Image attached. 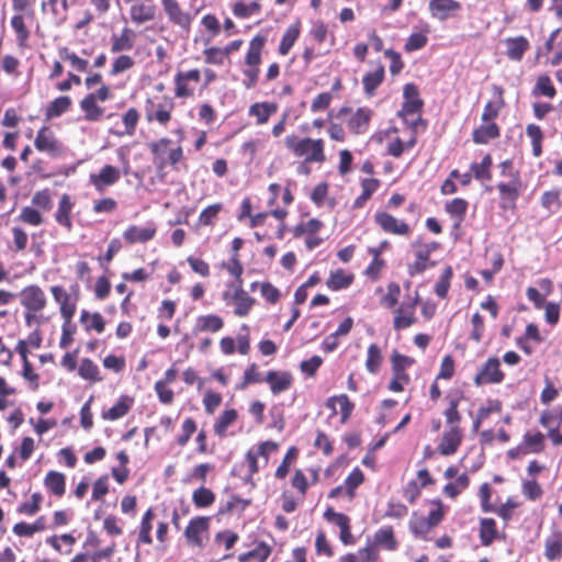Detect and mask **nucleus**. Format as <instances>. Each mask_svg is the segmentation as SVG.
<instances>
[{"label": "nucleus", "mask_w": 562, "mask_h": 562, "mask_svg": "<svg viewBox=\"0 0 562 562\" xmlns=\"http://www.w3.org/2000/svg\"><path fill=\"white\" fill-rule=\"evenodd\" d=\"M284 146L295 157L302 158L303 162L299 171L308 173V164H323L326 161L325 142L322 138L299 137L295 134L286 135Z\"/></svg>", "instance_id": "nucleus-1"}, {"label": "nucleus", "mask_w": 562, "mask_h": 562, "mask_svg": "<svg viewBox=\"0 0 562 562\" xmlns=\"http://www.w3.org/2000/svg\"><path fill=\"white\" fill-rule=\"evenodd\" d=\"M266 42L267 37L262 34L255 35L249 42L241 68L243 86L247 90L255 89L258 86Z\"/></svg>", "instance_id": "nucleus-2"}, {"label": "nucleus", "mask_w": 562, "mask_h": 562, "mask_svg": "<svg viewBox=\"0 0 562 562\" xmlns=\"http://www.w3.org/2000/svg\"><path fill=\"white\" fill-rule=\"evenodd\" d=\"M20 304L24 307V321L27 326L40 324L47 305L44 290L37 284L24 286L19 293Z\"/></svg>", "instance_id": "nucleus-3"}, {"label": "nucleus", "mask_w": 562, "mask_h": 562, "mask_svg": "<svg viewBox=\"0 0 562 562\" xmlns=\"http://www.w3.org/2000/svg\"><path fill=\"white\" fill-rule=\"evenodd\" d=\"M176 103L173 98L162 95H149L144 101V115L148 124H158L167 128L173 117Z\"/></svg>", "instance_id": "nucleus-4"}, {"label": "nucleus", "mask_w": 562, "mask_h": 562, "mask_svg": "<svg viewBox=\"0 0 562 562\" xmlns=\"http://www.w3.org/2000/svg\"><path fill=\"white\" fill-rule=\"evenodd\" d=\"M172 140L169 137H161L148 145L149 151L153 155V161L157 170H164L168 165L172 169H178V164L183 160V149L180 145L170 148Z\"/></svg>", "instance_id": "nucleus-5"}, {"label": "nucleus", "mask_w": 562, "mask_h": 562, "mask_svg": "<svg viewBox=\"0 0 562 562\" xmlns=\"http://www.w3.org/2000/svg\"><path fill=\"white\" fill-rule=\"evenodd\" d=\"M337 119L346 125L352 135H363L369 128L373 117V110L369 106L353 109L351 106H341L337 112Z\"/></svg>", "instance_id": "nucleus-6"}, {"label": "nucleus", "mask_w": 562, "mask_h": 562, "mask_svg": "<svg viewBox=\"0 0 562 562\" xmlns=\"http://www.w3.org/2000/svg\"><path fill=\"white\" fill-rule=\"evenodd\" d=\"M113 93L108 85L102 83L100 88L86 94L79 102L80 110L83 112V119L87 122H98L104 116L105 109L98 102H105L112 99Z\"/></svg>", "instance_id": "nucleus-7"}, {"label": "nucleus", "mask_w": 562, "mask_h": 562, "mask_svg": "<svg viewBox=\"0 0 562 562\" xmlns=\"http://www.w3.org/2000/svg\"><path fill=\"white\" fill-rule=\"evenodd\" d=\"M34 147L37 151L46 154L52 159L65 156L67 147L48 126H42L34 138Z\"/></svg>", "instance_id": "nucleus-8"}, {"label": "nucleus", "mask_w": 562, "mask_h": 562, "mask_svg": "<svg viewBox=\"0 0 562 562\" xmlns=\"http://www.w3.org/2000/svg\"><path fill=\"white\" fill-rule=\"evenodd\" d=\"M160 3L168 22L189 34L199 10L194 12L186 10L178 0H160Z\"/></svg>", "instance_id": "nucleus-9"}, {"label": "nucleus", "mask_w": 562, "mask_h": 562, "mask_svg": "<svg viewBox=\"0 0 562 562\" xmlns=\"http://www.w3.org/2000/svg\"><path fill=\"white\" fill-rule=\"evenodd\" d=\"M202 81L200 69L178 70L173 77V93L177 99H190Z\"/></svg>", "instance_id": "nucleus-10"}, {"label": "nucleus", "mask_w": 562, "mask_h": 562, "mask_svg": "<svg viewBox=\"0 0 562 562\" xmlns=\"http://www.w3.org/2000/svg\"><path fill=\"white\" fill-rule=\"evenodd\" d=\"M128 4V15L133 24L143 25L153 22L157 15L155 0H124Z\"/></svg>", "instance_id": "nucleus-11"}, {"label": "nucleus", "mask_w": 562, "mask_h": 562, "mask_svg": "<svg viewBox=\"0 0 562 562\" xmlns=\"http://www.w3.org/2000/svg\"><path fill=\"white\" fill-rule=\"evenodd\" d=\"M324 227V223L318 218L301 221L293 227L294 238L305 237V246L312 250L323 244L324 239L317 236V233Z\"/></svg>", "instance_id": "nucleus-12"}, {"label": "nucleus", "mask_w": 562, "mask_h": 562, "mask_svg": "<svg viewBox=\"0 0 562 562\" xmlns=\"http://www.w3.org/2000/svg\"><path fill=\"white\" fill-rule=\"evenodd\" d=\"M404 136H400L396 128L386 132L389 138L386 151L389 155L398 158L402 154L415 146L417 143V131L409 127L404 132Z\"/></svg>", "instance_id": "nucleus-13"}, {"label": "nucleus", "mask_w": 562, "mask_h": 562, "mask_svg": "<svg viewBox=\"0 0 562 562\" xmlns=\"http://www.w3.org/2000/svg\"><path fill=\"white\" fill-rule=\"evenodd\" d=\"M210 517L196 516L193 517L184 529V538L187 543L192 547H204L205 535L210 529Z\"/></svg>", "instance_id": "nucleus-14"}, {"label": "nucleus", "mask_w": 562, "mask_h": 562, "mask_svg": "<svg viewBox=\"0 0 562 562\" xmlns=\"http://www.w3.org/2000/svg\"><path fill=\"white\" fill-rule=\"evenodd\" d=\"M418 304V295L414 299L403 301L401 305L395 310L394 328L396 330L406 329L417 322L415 314L416 306Z\"/></svg>", "instance_id": "nucleus-15"}, {"label": "nucleus", "mask_w": 562, "mask_h": 562, "mask_svg": "<svg viewBox=\"0 0 562 562\" xmlns=\"http://www.w3.org/2000/svg\"><path fill=\"white\" fill-rule=\"evenodd\" d=\"M50 293L56 303L59 304L60 315L65 323H70L77 310V297H72L61 285H53Z\"/></svg>", "instance_id": "nucleus-16"}, {"label": "nucleus", "mask_w": 562, "mask_h": 562, "mask_svg": "<svg viewBox=\"0 0 562 562\" xmlns=\"http://www.w3.org/2000/svg\"><path fill=\"white\" fill-rule=\"evenodd\" d=\"M324 518L338 526L339 539L344 544L351 546L356 543V538L351 533L350 518L346 514L337 513L333 507H328L324 512Z\"/></svg>", "instance_id": "nucleus-17"}, {"label": "nucleus", "mask_w": 562, "mask_h": 562, "mask_svg": "<svg viewBox=\"0 0 562 562\" xmlns=\"http://www.w3.org/2000/svg\"><path fill=\"white\" fill-rule=\"evenodd\" d=\"M499 367L501 362L498 358H490L474 376V383L477 386L501 383L504 380V373Z\"/></svg>", "instance_id": "nucleus-18"}, {"label": "nucleus", "mask_w": 562, "mask_h": 562, "mask_svg": "<svg viewBox=\"0 0 562 562\" xmlns=\"http://www.w3.org/2000/svg\"><path fill=\"white\" fill-rule=\"evenodd\" d=\"M263 380L269 385L270 392L273 395H279L292 387L294 376L290 371L269 370Z\"/></svg>", "instance_id": "nucleus-19"}, {"label": "nucleus", "mask_w": 562, "mask_h": 562, "mask_svg": "<svg viewBox=\"0 0 562 562\" xmlns=\"http://www.w3.org/2000/svg\"><path fill=\"white\" fill-rule=\"evenodd\" d=\"M121 178L120 170L112 165H104L98 173L89 176V182L99 192H104L109 187L116 183Z\"/></svg>", "instance_id": "nucleus-20"}, {"label": "nucleus", "mask_w": 562, "mask_h": 562, "mask_svg": "<svg viewBox=\"0 0 562 562\" xmlns=\"http://www.w3.org/2000/svg\"><path fill=\"white\" fill-rule=\"evenodd\" d=\"M157 234V225L154 222L147 223L146 226L130 225L123 232V238L128 245L146 244L155 238Z\"/></svg>", "instance_id": "nucleus-21"}, {"label": "nucleus", "mask_w": 562, "mask_h": 562, "mask_svg": "<svg viewBox=\"0 0 562 562\" xmlns=\"http://www.w3.org/2000/svg\"><path fill=\"white\" fill-rule=\"evenodd\" d=\"M374 223L383 232L393 235H407L411 231L405 222L397 220L385 211H379L374 214Z\"/></svg>", "instance_id": "nucleus-22"}, {"label": "nucleus", "mask_w": 562, "mask_h": 562, "mask_svg": "<svg viewBox=\"0 0 562 562\" xmlns=\"http://www.w3.org/2000/svg\"><path fill=\"white\" fill-rule=\"evenodd\" d=\"M136 33L133 29L124 26L119 33H112L110 36V52L120 54L130 52L135 47Z\"/></svg>", "instance_id": "nucleus-23"}, {"label": "nucleus", "mask_w": 562, "mask_h": 562, "mask_svg": "<svg viewBox=\"0 0 562 562\" xmlns=\"http://www.w3.org/2000/svg\"><path fill=\"white\" fill-rule=\"evenodd\" d=\"M232 288L234 289L232 293V301L235 305L234 314L238 317H246L256 304V300L244 290V284H235Z\"/></svg>", "instance_id": "nucleus-24"}, {"label": "nucleus", "mask_w": 562, "mask_h": 562, "mask_svg": "<svg viewBox=\"0 0 562 562\" xmlns=\"http://www.w3.org/2000/svg\"><path fill=\"white\" fill-rule=\"evenodd\" d=\"M75 202L67 193L63 194L58 201L57 210L55 212V221L58 225L63 226L66 232L70 233L74 228L72 224V209Z\"/></svg>", "instance_id": "nucleus-25"}, {"label": "nucleus", "mask_w": 562, "mask_h": 562, "mask_svg": "<svg viewBox=\"0 0 562 562\" xmlns=\"http://www.w3.org/2000/svg\"><path fill=\"white\" fill-rule=\"evenodd\" d=\"M398 115L408 127L416 130L422 122V100H404Z\"/></svg>", "instance_id": "nucleus-26"}, {"label": "nucleus", "mask_w": 562, "mask_h": 562, "mask_svg": "<svg viewBox=\"0 0 562 562\" xmlns=\"http://www.w3.org/2000/svg\"><path fill=\"white\" fill-rule=\"evenodd\" d=\"M372 546L378 548L379 550L394 551L398 547V542L395 538L394 530L391 526H383L378 529L374 535L372 541H370Z\"/></svg>", "instance_id": "nucleus-27"}, {"label": "nucleus", "mask_w": 562, "mask_h": 562, "mask_svg": "<svg viewBox=\"0 0 562 562\" xmlns=\"http://www.w3.org/2000/svg\"><path fill=\"white\" fill-rule=\"evenodd\" d=\"M224 319L217 314L200 315L195 319L193 334L217 333L224 328Z\"/></svg>", "instance_id": "nucleus-28"}, {"label": "nucleus", "mask_w": 562, "mask_h": 562, "mask_svg": "<svg viewBox=\"0 0 562 562\" xmlns=\"http://www.w3.org/2000/svg\"><path fill=\"white\" fill-rule=\"evenodd\" d=\"M461 441L462 434L460 428L452 426L449 430L443 432L438 450L443 456H451L458 450Z\"/></svg>", "instance_id": "nucleus-29"}, {"label": "nucleus", "mask_w": 562, "mask_h": 562, "mask_svg": "<svg viewBox=\"0 0 562 562\" xmlns=\"http://www.w3.org/2000/svg\"><path fill=\"white\" fill-rule=\"evenodd\" d=\"M277 111L278 104L274 102H255L249 106L248 114L256 119L257 125H263Z\"/></svg>", "instance_id": "nucleus-30"}, {"label": "nucleus", "mask_w": 562, "mask_h": 562, "mask_svg": "<svg viewBox=\"0 0 562 562\" xmlns=\"http://www.w3.org/2000/svg\"><path fill=\"white\" fill-rule=\"evenodd\" d=\"M134 405V398L130 395H122L117 402L108 411H103L101 417L104 420H116L128 414Z\"/></svg>", "instance_id": "nucleus-31"}, {"label": "nucleus", "mask_w": 562, "mask_h": 562, "mask_svg": "<svg viewBox=\"0 0 562 562\" xmlns=\"http://www.w3.org/2000/svg\"><path fill=\"white\" fill-rule=\"evenodd\" d=\"M385 78V69L382 64H378L376 68L372 71H368L362 78V86L364 94L368 98H372L379 86Z\"/></svg>", "instance_id": "nucleus-32"}, {"label": "nucleus", "mask_w": 562, "mask_h": 562, "mask_svg": "<svg viewBox=\"0 0 562 562\" xmlns=\"http://www.w3.org/2000/svg\"><path fill=\"white\" fill-rule=\"evenodd\" d=\"M43 483L45 488L58 498L63 497L66 493V475L61 472L48 471Z\"/></svg>", "instance_id": "nucleus-33"}, {"label": "nucleus", "mask_w": 562, "mask_h": 562, "mask_svg": "<svg viewBox=\"0 0 562 562\" xmlns=\"http://www.w3.org/2000/svg\"><path fill=\"white\" fill-rule=\"evenodd\" d=\"M355 281V274L339 268L330 271L326 280V286L331 291H340L348 289Z\"/></svg>", "instance_id": "nucleus-34"}, {"label": "nucleus", "mask_w": 562, "mask_h": 562, "mask_svg": "<svg viewBox=\"0 0 562 562\" xmlns=\"http://www.w3.org/2000/svg\"><path fill=\"white\" fill-rule=\"evenodd\" d=\"M140 120V112L135 108L131 106L128 108L123 114H122V131H116V136H128L132 137L136 133L137 125Z\"/></svg>", "instance_id": "nucleus-35"}, {"label": "nucleus", "mask_w": 562, "mask_h": 562, "mask_svg": "<svg viewBox=\"0 0 562 562\" xmlns=\"http://www.w3.org/2000/svg\"><path fill=\"white\" fill-rule=\"evenodd\" d=\"M506 55L510 60H521L524 54L529 49L530 44L524 36L508 37L505 40Z\"/></svg>", "instance_id": "nucleus-36"}, {"label": "nucleus", "mask_w": 562, "mask_h": 562, "mask_svg": "<svg viewBox=\"0 0 562 562\" xmlns=\"http://www.w3.org/2000/svg\"><path fill=\"white\" fill-rule=\"evenodd\" d=\"M493 92L495 95V99L492 101H488L483 110L482 113V121L484 122H491L495 117H497L499 111L504 108L505 101L503 98L504 90L502 87L493 86Z\"/></svg>", "instance_id": "nucleus-37"}, {"label": "nucleus", "mask_w": 562, "mask_h": 562, "mask_svg": "<svg viewBox=\"0 0 562 562\" xmlns=\"http://www.w3.org/2000/svg\"><path fill=\"white\" fill-rule=\"evenodd\" d=\"M461 4L454 0H431L429 2V11L432 16L439 20H446L451 13L458 11Z\"/></svg>", "instance_id": "nucleus-38"}, {"label": "nucleus", "mask_w": 562, "mask_h": 562, "mask_svg": "<svg viewBox=\"0 0 562 562\" xmlns=\"http://www.w3.org/2000/svg\"><path fill=\"white\" fill-rule=\"evenodd\" d=\"M544 557L549 561L560 560L562 558V532L552 530L544 540Z\"/></svg>", "instance_id": "nucleus-39"}, {"label": "nucleus", "mask_w": 562, "mask_h": 562, "mask_svg": "<svg viewBox=\"0 0 562 562\" xmlns=\"http://www.w3.org/2000/svg\"><path fill=\"white\" fill-rule=\"evenodd\" d=\"M300 34H301V23L300 22H295V23L289 25L285 29V31L281 37V41H280V44L278 47L279 55L286 56L290 53V50L292 49V47L294 46V44L296 43V41L299 40Z\"/></svg>", "instance_id": "nucleus-40"}, {"label": "nucleus", "mask_w": 562, "mask_h": 562, "mask_svg": "<svg viewBox=\"0 0 562 562\" xmlns=\"http://www.w3.org/2000/svg\"><path fill=\"white\" fill-rule=\"evenodd\" d=\"M72 100L68 95H59L48 103L45 109V120L50 121L68 112Z\"/></svg>", "instance_id": "nucleus-41"}, {"label": "nucleus", "mask_w": 562, "mask_h": 562, "mask_svg": "<svg viewBox=\"0 0 562 562\" xmlns=\"http://www.w3.org/2000/svg\"><path fill=\"white\" fill-rule=\"evenodd\" d=\"M154 518H155V510L153 507H149L144 513L140 524H139V530H138V537H137L138 544H148L149 546L153 543L151 529H153Z\"/></svg>", "instance_id": "nucleus-42"}, {"label": "nucleus", "mask_w": 562, "mask_h": 562, "mask_svg": "<svg viewBox=\"0 0 562 562\" xmlns=\"http://www.w3.org/2000/svg\"><path fill=\"white\" fill-rule=\"evenodd\" d=\"M520 187L521 183L517 176H513V180L509 183H498L497 189L499 191L502 201L507 203L509 206H514L515 201L519 195Z\"/></svg>", "instance_id": "nucleus-43"}, {"label": "nucleus", "mask_w": 562, "mask_h": 562, "mask_svg": "<svg viewBox=\"0 0 562 562\" xmlns=\"http://www.w3.org/2000/svg\"><path fill=\"white\" fill-rule=\"evenodd\" d=\"M11 27L15 33V38L20 47L24 48L27 46L31 32L25 24V16L21 13H15L11 18Z\"/></svg>", "instance_id": "nucleus-44"}, {"label": "nucleus", "mask_w": 562, "mask_h": 562, "mask_svg": "<svg viewBox=\"0 0 562 562\" xmlns=\"http://www.w3.org/2000/svg\"><path fill=\"white\" fill-rule=\"evenodd\" d=\"M238 419V412L235 408H227L222 412L213 426L215 435L224 438L227 434V428L236 423Z\"/></svg>", "instance_id": "nucleus-45"}, {"label": "nucleus", "mask_w": 562, "mask_h": 562, "mask_svg": "<svg viewBox=\"0 0 562 562\" xmlns=\"http://www.w3.org/2000/svg\"><path fill=\"white\" fill-rule=\"evenodd\" d=\"M520 449H524L525 454L542 452L544 449V435L540 431L526 432L520 442Z\"/></svg>", "instance_id": "nucleus-46"}, {"label": "nucleus", "mask_w": 562, "mask_h": 562, "mask_svg": "<svg viewBox=\"0 0 562 562\" xmlns=\"http://www.w3.org/2000/svg\"><path fill=\"white\" fill-rule=\"evenodd\" d=\"M78 374L81 379L90 383H98L103 380L100 369L90 358L81 359L78 367Z\"/></svg>", "instance_id": "nucleus-47"}, {"label": "nucleus", "mask_w": 562, "mask_h": 562, "mask_svg": "<svg viewBox=\"0 0 562 562\" xmlns=\"http://www.w3.org/2000/svg\"><path fill=\"white\" fill-rule=\"evenodd\" d=\"M310 36L312 40L317 44H323L326 41H329L330 46H335L336 44V36L333 32H329L328 26L325 24V22L317 20L312 24V27L310 30Z\"/></svg>", "instance_id": "nucleus-48"}, {"label": "nucleus", "mask_w": 562, "mask_h": 562, "mask_svg": "<svg viewBox=\"0 0 562 562\" xmlns=\"http://www.w3.org/2000/svg\"><path fill=\"white\" fill-rule=\"evenodd\" d=\"M271 547L265 542H259L252 550L240 553L237 558L238 562H249L255 560L256 562H266L271 554Z\"/></svg>", "instance_id": "nucleus-49"}, {"label": "nucleus", "mask_w": 562, "mask_h": 562, "mask_svg": "<svg viewBox=\"0 0 562 562\" xmlns=\"http://www.w3.org/2000/svg\"><path fill=\"white\" fill-rule=\"evenodd\" d=\"M361 186V194L356 198L353 202V207L360 209L363 207L368 200L371 199L372 194L379 189L380 180L375 178H364L360 182Z\"/></svg>", "instance_id": "nucleus-50"}, {"label": "nucleus", "mask_w": 562, "mask_h": 562, "mask_svg": "<svg viewBox=\"0 0 562 562\" xmlns=\"http://www.w3.org/2000/svg\"><path fill=\"white\" fill-rule=\"evenodd\" d=\"M221 268L226 270L228 274L234 278V281L229 283L228 286H234L235 284H244V267L239 257L231 256L228 260L221 263Z\"/></svg>", "instance_id": "nucleus-51"}, {"label": "nucleus", "mask_w": 562, "mask_h": 562, "mask_svg": "<svg viewBox=\"0 0 562 562\" xmlns=\"http://www.w3.org/2000/svg\"><path fill=\"white\" fill-rule=\"evenodd\" d=\"M499 135L498 126L493 122H486L473 132V140L476 144H486Z\"/></svg>", "instance_id": "nucleus-52"}, {"label": "nucleus", "mask_w": 562, "mask_h": 562, "mask_svg": "<svg viewBox=\"0 0 562 562\" xmlns=\"http://www.w3.org/2000/svg\"><path fill=\"white\" fill-rule=\"evenodd\" d=\"M43 498L42 493L34 492L29 501L21 503L16 507V513L25 516H34L41 510Z\"/></svg>", "instance_id": "nucleus-53"}, {"label": "nucleus", "mask_w": 562, "mask_h": 562, "mask_svg": "<svg viewBox=\"0 0 562 562\" xmlns=\"http://www.w3.org/2000/svg\"><path fill=\"white\" fill-rule=\"evenodd\" d=\"M233 14L238 19H247L261 11V4L258 1L245 3L244 1H237L232 7Z\"/></svg>", "instance_id": "nucleus-54"}, {"label": "nucleus", "mask_w": 562, "mask_h": 562, "mask_svg": "<svg viewBox=\"0 0 562 562\" xmlns=\"http://www.w3.org/2000/svg\"><path fill=\"white\" fill-rule=\"evenodd\" d=\"M192 502L196 508H206L214 504L215 494L212 490L200 486L192 493Z\"/></svg>", "instance_id": "nucleus-55"}, {"label": "nucleus", "mask_w": 562, "mask_h": 562, "mask_svg": "<svg viewBox=\"0 0 562 562\" xmlns=\"http://www.w3.org/2000/svg\"><path fill=\"white\" fill-rule=\"evenodd\" d=\"M59 57L63 60L69 61L71 67L80 72L88 71L89 63L87 59L79 57L76 53L69 50L68 47L58 49Z\"/></svg>", "instance_id": "nucleus-56"}, {"label": "nucleus", "mask_w": 562, "mask_h": 562, "mask_svg": "<svg viewBox=\"0 0 562 562\" xmlns=\"http://www.w3.org/2000/svg\"><path fill=\"white\" fill-rule=\"evenodd\" d=\"M135 66V60L132 56L120 53L112 61L110 75L115 77L125 71L131 70Z\"/></svg>", "instance_id": "nucleus-57"}, {"label": "nucleus", "mask_w": 562, "mask_h": 562, "mask_svg": "<svg viewBox=\"0 0 562 562\" xmlns=\"http://www.w3.org/2000/svg\"><path fill=\"white\" fill-rule=\"evenodd\" d=\"M364 474L359 468H355L344 481L345 493L350 499L356 495V490L363 483Z\"/></svg>", "instance_id": "nucleus-58"}, {"label": "nucleus", "mask_w": 562, "mask_h": 562, "mask_svg": "<svg viewBox=\"0 0 562 562\" xmlns=\"http://www.w3.org/2000/svg\"><path fill=\"white\" fill-rule=\"evenodd\" d=\"M382 360L383 357L380 347L376 344H371L368 347V355L366 360L367 370L372 374L378 373L381 368Z\"/></svg>", "instance_id": "nucleus-59"}, {"label": "nucleus", "mask_w": 562, "mask_h": 562, "mask_svg": "<svg viewBox=\"0 0 562 562\" xmlns=\"http://www.w3.org/2000/svg\"><path fill=\"white\" fill-rule=\"evenodd\" d=\"M223 210V204L217 202L206 206L199 215L198 224L200 226H214L218 214Z\"/></svg>", "instance_id": "nucleus-60"}, {"label": "nucleus", "mask_w": 562, "mask_h": 562, "mask_svg": "<svg viewBox=\"0 0 562 562\" xmlns=\"http://www.w3.org/2000/svg\"><path fill=\"white\" fill-rule=\"evenodd\" d=\"M496 537V524L492 518H484L481 520L480 538L484 546H488Z\"/></svg>", "instance_id": "nucleus-61"}, {"label": "nucleus", "mask_w": 562, "mask_h": 562, "mask_svg": "<svg viewBox=\"0 0 562 562\" xmlns=\"http://www.w3.org/2000/svg\"><path fill=\"white\" fill-rule=\"evenodd\" d=\"M468 210V202L463 199L456 198L446 204V211L457 220L462 222Z\"/></svg>", "instance_id": "nucleus-62"}, {"label": "nucleus", "mask_w": 562, "mask_h": 562, "mask_svg": "<svg viewBox=\"0 0 562 562\" xmlns=\"http://www.w3.org/2000/svg\"><path fill=\"white\" fill-rule=\"evenodd\" d=\"M198 426L192 417H188L181 425V434L177 437L176 442L179 447H184L192 435L196 431Z\"/></svg>", "instance_id": "nucleus-63"}, {"label": "nucleus", "mask_w": 562, "mask_h": 562, "mask_svg": "<svg viewBox=\"0 0 562 562\" xmlns=\"http://www.w3.org/2000/svg\"><path fill=\"white\" fill-rule=\"evenodd\" d=\"M19 220L25 224L32 226H40L44 222V217L38 210L32 206H24L21 210L19 215Z\"/></svg>", "instance_id": "nucleus-64"}]
</instances>
